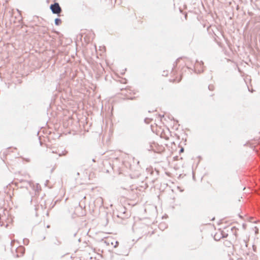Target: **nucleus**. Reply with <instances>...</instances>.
Instances as JSON below:
<instances>
[{
    "mask_svg": "<svg viewBox=\"0 0 260 260\" xmlns=\"http://www.w3.org/2000/svg\"><path fill=\"white\" fill-rule=\"evenodd\" d=\"M160 137H161V138H164V139H165L167 140H168L169 139V136L165 135V133L164 132H162L161 134Z\"/></svg>",
    "mask_w": 260,
    "mask_h": 260,
    "instance_id": "nucleus-7",
    "label": "nucleus"
},
{
    "mask_svg": "<svg viewBox=\"0 0 260 260\" xmlns=\"http://www.w3.org/2000/svg\"><path fill=\"white\" fill-rule=\"evenodd\" d=\"M67 151H66V150H64V151L62 152V153H61V154H59V155L60 156H63V155H66V154H67Z\"/></svg>",
    "mask_w": 260,
    "mask_h": 260,
    "instance_id": "nucleus-9",
    "label": "nucleus"
},
{
    "mask_svg": "<svg viewBox=\"0 0 260 260\" xmlns=\"http://www.w3.org/2000/svg\"><path fill=\"white\" fill-rule=\"evenodd\" d=\"M84 39L87 43L92 41L94 38V34L93 32L89 30L86 31L84 34Z\"/></svg>",
    "mask_w": 260,
    "mask_h": 260,
    "instance_id": "nucleus-2",
    "label": "nucleus"
},
{
    "mask_svg": "<svg viewBox=\"0 0 260 260\" xmlns=\"http://www.w3.org/2000/svg\"><path fill=\"white\" fill-rule=\"evenodd\" d=\"M61 23V19H60L59 18L55 19V23L56 25H58L60 24Z\"/></svg>",
    "mask_w": 260,
    "mask_h": 260,
    "instance_id": "nucleus-8",
    "label": "nucleus"
},
{
    "mask_svg": "<svg viewBox=\"0 0 260 260\" xmlns=\"http://www.w3.org/2000/svg\"><path fill=\"white\" fill-rule=\"evenodd\" d=\"M168 75L167 71H164L162 73V76H167Z\"/></svg>",
    "mask_w": 260,
    "mask_h": 260,
    "instance_id": "nucleus-10",
    "label": "nucleus"
},
{
    "mask_svg": "<svg viewBox=\"0 0 260 260\" xmlns=\"http://www.w3.org/2000/svg\"><path fill=\"white\" fill-rule=\"evenodd\" d=\"M108 244H111L114 247H116L118 245V242L116 241H115L113 239H108Z\"/></svg>",
    "mask_w": 260,
    "mask_h": 260,
    "instance_id": "nucleus-6",
    "label": "nucleus"
},
{
    "mask_svg": "<svg viewBox=\"0 0 260 260\" xmlns=\"http://www.w3.org/2000/svg\"><path fill=\"white\" fill-rule=\"evenodd\" d=\"M50 9L52 12L54 14H59L61 9L58 3H55L53 5L50 6Z\"/></svg>",
    "mask_w": 260,
    "mask_h": 260,
    "instance_id": "nucleus-3",
    "label": "nucleus"
},
{
    "mask_svg": "<svg viewBox=\"0 0 260 260\" xmlns=\"http://www.w3.org/2000/svg\"><path fill=\"white\" fill-rule=\"evenodd\" d=\"M155 151L158 153H161L164 152L165 150V148L162 145H159L157 144V145L155 146Z\"/></svg>",
    "mask_w": 260,
    "mask_h": 260,
    "instance_id": "nucleus-5",
    "label": "nucleus"
},
{
    "mask_svg": "<svg viewBox=\"0 0 260 260\" xmlns=\"http://www.w3.org/2000/svg\"><path fill=\"white\" fill-rule=\"evenodd\" d=\"M180 63V60H178L176 62V67L173 69L171 73L170 81L173 83H178L180 82L182 79V74L180 71V66L178 65Z\"/></svg>",
    "mask_w": 260,
    "mask_h": 260,
    "instance_id": "nucleus-1",
    "label": "nucleus"
},
{
    "mask_svg": "<svg viewBox=\"0 0 260 260\" xmlns=\"http://www.w3.org/2000/svg\"><path fill=\"white\" fill-rule=\"evenodd\" d=\"M127 93L128 94H126V98H124V99L131 100L136 99V98L135 96V92H131V91H127Z\"/></svg>",
    "mask_w": 260,
    "mask_h": 260,
    "instance_id": "nucleus-4",
    "label": "nucleus"
},
{
    "mask_svg": "<svg viewBox=\"0 0 260 260\" xmlns=\"http://www.w3.org/2000/svg\"><path fill=\"white\" fill-rule=\"evenodd\" d=\"M183 151H184V149H183V148H182L181 149V150H180V152H183Z\"/></svg>",
    "mask_w": 260,
    "mask_h": 260,
    "instance_id": "nucleus-11",
    "label": "nucleus"
}]
</instances>
